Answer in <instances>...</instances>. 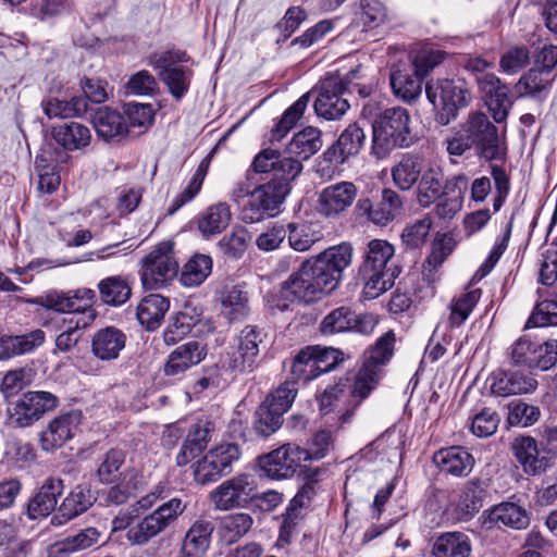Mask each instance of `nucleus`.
Segmentation results:
<instances>
[{
    "label": "nucleus",
    "mask_w": 557,
    "mask_h": 557,
    "mask_svg": "<svg viewBox=\"0 0 557 557\" xmlns=\"http://www.w3.org/2000/svg\"><path fill=\"white\" fill-rule=\"evenodd\" d=\"M290 372L295 381L304 383L319 376L313 347L308 346L297 354L292 362Z\"/></svg>",
    "instance_id": "obj_52"
},
{
    "label": "nucleus",
    "mask_w": 557,
    "mask_h": 557,
    "mask_svg": "<svg viewBox=\"0 0 557 557\" xmlns=\"http://www.w3.org/2000/svg\"><path fill=\"white\" fill-rule=\"evenodd\" d=\"M186 61L188 58L183 51H168L149 57V64L158 71L160 79L176 99H181L189 88L191 70L177 65V63Z\"/></svg>",
    "instance_id": "obj_10"
},
{
    "label": "nucleus",
    "mask_w": 557,
    "mask_h": 557,
    "mask_svg": "<svg viewBox=\"0 0 557 557\" xmlns=\"http://www.w3.org/2000/svg\"><path fill=\"white\" fill-rule=\"evenodd\" d=\"M486 495L485 483L479 479L468 481L457 503L458 519L467 521L471 519L483 506V499Z\"/></svg>",
    "instance_id": "obj_37"
},
{
    "label": "nucleus",
    "mask_w": 557,
    "mask_h": 557,
    "mask_svg": "<svg viewBox=\"0 0 557 557\" xmlns=\"http://www.w3.org/2000/svg\"><path fill=\"white\" fill-rule=\"evenodd\" d=\"M91 122L98 137L106 141L121 140L128 133L125 116L109 107L99 108L94 113Z\"/></svg>",
    "instance_id": "obj_26"
},
{
    "label": "nucleus",
    "mask_w": 557,
    "mask_h": 557,
    "mask_svg": "<svg viewBox=\"0 0 557 557\" xmlns=\"http://www.w3.org/2000/svg\"><path fill=\"white\" fill-rule=\"evenodd\" d=\"M491 392L500 397L533 393L537 381L530 373L498 370L491 376Z\"/></svg>",
    "instance_id": "obj_22"
},
{
    "label": "nucleus",
    "mask_w": 557,
    "mask_h": 557,
    "mask_svg": "<svg viewBox=\"0 0 557 557\" xmlns=\"http://www.w3.org/2000/svg\"><path fill=\"white\" fill-rule=\"evenodd\" d=\"M366 141V133L358 123L349 124L318 159L317 172L321 177H332L350 158L356 157Z\"/></svg>",
    "instance_id": "obj_5"
},
{
    "label": "nucleus",
    "mask_w": 557,
    "mask_h": 557,
    "mask_svg": "<svg viewBox=\"0 0 557 557\" xmlns=\"http://www.w3.org/2000/svg\"><path fill=\"white\" fill-rule=\"evenodd\" d=\"M213 432L214 425L207 419L194 423L176 456L177 466L183 467L200 455L207 448Z\"/></svg>",
    "instance_id": "obj_23"
},
{
    "label": "nucleus",
    "mask_w": 557,
    "mask_h": 557,
    "mask_svg": "<svg viewBox=\"0 0 557 557\" xmlns=\"http://www.w3.org/2000/svg\"><path fill=\"white\" fill-rule=\"evenodd\" d=\"M351 259L352 247L347 243L330 247L314 258L324 272L327 275H332L336 286H338L342 280L343 271L351 263Z\"/></svg>",
    "instance_id": "obj_31"
},
{
    "label": "nucleus",
    "mask_w": 557,
    "mask_h": 557,
    "mask_svg": "<svg viewBox=\"0 0 557 557\" xmlns=\"http://www.w3.org/2000/svg\"><path fill=\"white\" fill-rule=\"evenodd\" d=\"M512 451L528 474H540L549 467V458L540 454L536 441L530 436L517 437L512 443Z\"/></svg>",
    "instance_id": "obj_29"
},
{
    "label": "nucleus",
    "mask_w": 557,
    "mask_h": 557,
    "mask_svg": "<svg viewBox=\"0 0 557 557\" xmlns=\"http://www.w3.org/2000/svg\"><path fill=\"white\" fill-rule=\"evenodd\" d=\"M94 321V314L90 312L87 319L70 318L69 326L55 338V347L62 352L70 351L76 346L81 338V330L90 325Z\"/></svg>",
    "instance_id": "obj_57"
},
{
    "label": "nucleus",
    "mask_w": 557,
    "mask_h": 557,
    "mask_svg": "<svg viewBox=\"0 0 557 557\" xmlns=\"http://www.w3.org/2000/svg\"><path fill=\"white\" fill-rule=\"evenodd\" d=\"M222 313L230 320H239L248 314V292L240 285H227L220 295Z\"/></svg>",
    "instance_id": "obj_41"
},
{
    "label": "nucleus",
    "mask_w": 557,
    "mask_h": 557,
    "mask_svg": "<svg viewBox=\"0 0 557 557\" xmlns=\"http://www.w3.org/2000/svg\"><path fill=\"white\" fill-rule=\"evenodd\" d=\"M95 502L96 496L89 486L77 485L64 498L59 507V512L65 520H70L88 510Z\"/></svg>",
    "instance_id": "obj_48"
},
{
    "label": "nucleus",
    "mask_w": 557,
    "mask_h": 557,
    "mask_svg": "<svg viewBox=\"0 0 557 557\" xmlns=\"http://www.w3.org/2000/svg\"><path fill=\"white\" fill-rule=\"evenodd\" d=\"M475 83L494 121L505 122L512 104L508 87L494 73L481 74L475 78Z\"/></svg>",
    "instance_id": "obj_20"
},
{
    "label": "nucleus",
    "mask_w": 557,
    "mask_h": 557,
    "mask_svg": "<svg viewBox=\"0 0 557 557\" xmlns=\"http://www.w3.org/2000/svg\"><path fill=\"white\" fill-rule=\"evenodd\" d=\"M332 275H327L314 259L304 261L281 286V297L285 300L313 302L336 288Z\"/></svg>",
    "instance_id": "obj_4"
},
{
    "label": "nucleus",
    "mask_w": 557,
    "mask_h": 557,
    "mask_svg": "<svg viewBox=\"0 0 557 557\" xmlns=\"http://www.w3.org/2000/svg\"><path fill=\"white\" fill-rule=\"evenodd\" d=\"M472 545L469 536L462 532H446L433 541V557H470Z\"/></svg>",
    "instance_id": "obj_34"
},
{
    "label": "nucleus",
    "mask_w": 557,
    "mask_h": 557,
    "mask_svg": "<svg viewBox=\"0 0 557 557\" xmlns=\"http://www.w3.org/2000/svg\"><path fill=\"white\" fill-rule=\"evenodd\" d=\"M169 308L170 301L166 297L159 294H150L138 304L136 317L139 323L148 331H154L161 325Z\"/></svg>",
    "instance_id": "obj_33"
},
{
    "label": "nucleus",
    "mask_w": 557,
    "mask_h": 557,
    "mask_svg": "<svg viewBox=\"0 0 557 557\" xmlns=\"http://www.w3.org/2000/svg\"><path fill=\"white\" fill-rule=\"evenodd\" d=\"M239 457L236 444H222L210 449L194 468V478L197 483L206 485L218 481L231 472L233 461Z\"/></svg>",
    "instance_id": "obj_12"
},
{
    "label": "nucleus",
    "mask_w": 557,
    "mask_h": 557,
    "mask_svg": "<svg viewBox=\"0 0 557 557\" xmlns=\"http://www.w3.org/2000/svg\"><path fill=\"white\" fill-rule=\"evenodd\" d=\"M444 58L445 53L443 51L424 47L411 57L409 65L413 67L416 74L424 78L434 67L443 62Z\"/></svg>",
    "instance_id": "obj_62"
},
{
    "label": "nucleus",
    "mask_w": 557,
    "mask_h": 557,
    "mask_svg": "<svg viewBox=\"0 0 557 557\" xmlns=\"http://www.w3.org/2000/svg\"><path fill=\"white\" fill-rule=\"evenodd\" d=\"M52 137L65 150L74 151L90 144L91 133L87 126L78 122H69L54 126Z\"/></svg>",
    "instance_id": "obj_36"
},
{
    "label": "nucleus",
    "mask_w": 557,
    "mask_h": 557,
    "mask_svg": "<svg viewBox=\"0 0 557 557\" xmlns=\"http://www.w3.org/2000/svg\"><path fill=\"white\" fill-rule=\"evenodd\" d=\"M357 194L358 188L351 182L329 185L319 193L318 212L327 219L338 218L352 206Z\"/></svg>",
    "instance_id": "obj_17"
},
{
    "label": "nucleus",
    "mask_w": 557,
    "mask_h": 557,
    "mask_svg": "<svg viewBox=\"0 0 557 557\" xmlns=\"http://www.w3.org/2000/svg\"><path fill=\"white\" fill-rule=\"evenodd\" d=\"M212 265L210 256L196 253L184 264L180 282L185 287H198L211 274Z\"/></svg>",
    "instance_id": "obj_44"
},
{
    "label": "nucleus",
    "mask_w": 557,
    "mask_h": 557,
    "mask_svg": "<svg viewBox=\"0 0 557 557\" xmlns=\"http://www.w3.org/2000/svg\"><path fill=\"white\" fill-rule=\"evenodd\" d=\"M350 379L342 377L334 385L327 386L318 396L319 411L323 417L332 416V420L345 423L348 422L354 410L358 406L355 399L349 401Z\"/></svg>",
    "instance_id": "obj_15"
},
{
    "label": "nucleus",
    "mask_w": 557,
    "mask_h": 557,
    "mask_svg": "<svg viewBox=\"0 0 557 557\" xmlns=\"http://www.w3.org/2000/svg\"><path fill=\"white\" fill-rule=\"evenodd\" d=\"M357 314L349 307H339L329 312L320 323L323 335H333L352 331Z\"/></svg>",
    "instance_id": "obj_49"
},
{
    "label": "nucleus",
    "mask_w": 557,
    "mask_h": 557,
    "mask_svg": "<svg viewBox=\"0 0 557 557\" xmlns=\"http://www.w3.org/2000/svg\"><path fill=\"white\" fill-rule=\"evenodd\" d=\"M382 374L383 370H379L376 366L363 362L354 376V384L348 394L359 405L376 387Z\"/></svg>",
    "instance_id": "obj_46"
},
{
    "label": "nucleus",
    "mask_w": 557,
    "mask_h": 557,
    "mask_svg": "<svg viewBox=\"0 0 557 557\" xmlns=\"http://www.w3.org/2000/svg\"><path fill=\"white\" fill-rule=\"evenodd\" d=\"M125 334L113 326H108L97 331L92 337V354L101 360L116 359L121 350L125 347Z\"/></svg>",
    "instance_id": "obj_30"
},
{
    "label": "nucleus",
    "mask_w": 557,
    "mask_h": 557,
    "mask_svg": "<svg viewBox=\"0 0 557 557\" xmlns=\"http://www.w3.org/2000/svg\"><path fill=\"white\" fill-rule=\"evenodd\" d=\"M425 94L437 110L436 121L442 125H448L456 119L458 110L468 104L467 91L451 79L428 82Z\"/></svg>",
    "instance_id": "obj_9"
},
{
    "label": "nucleus",
    "mask_w": 557,
    "mask_h": 557,
    "mask_svg": "<svg viewBox=\"0 0 557 557\" xmlns=\"http://www.w3.org/2000/svg\"><path fill=\"white\" fill-rule=\"evenodd\" d=\"M262 343V332L256 326H246L239 333L236 346L227 354L225 364L231 370L238 372L252 369L259 355V346Z\"/></svg>",
    "instance_id": "obj_18"
},
{
    "label": "nucleus",
    "mask_w": 557,
    "mask_h": 557,
    "mask_svg": "<svg viewBox=\"0 0 557 557\" xmlns=\"http://www.w3.org/2000/svg\"><path fill=\"white\" fill-rule=\"evenodd\" d=\"M441 471L453 475H467L473 467V457L461 447L441 449L434 456Z\"/></svg>",
    "instance_id": "obj_38"
},
{
    "label": "nucleus",
    "mask_w": 557,
    "mask_h": 557,
    "mask_svg": "<svg viewBox=\"0 0 557 557\" xmlns=\"http://www.w3.org/2000/svg\"><path fill=\"white\" fill-rule=\"evenodd\" d=\"M488 520L496 523L500 522L516 530L525 529L530 523L527 510L522 506L510 502H504L494 506L488 511Z\"/></svg>",
    "instance_id": "obj_43"
},
{
    "label": "nucleus",
    "mask_w": 557,
    "mask_h": 557,
    "mask_svg": "<svg viewBox=\"0 0 557 557\" xmlns=\"http://www.w3.org/2000/svg\"><path fill=\"white\" fill-rule=\"evenodd\" d=\"M101 300L109 306H121L132 294L131 286L121 276H109L98 283Z\"/></svg>",
    "instance_id": "obj_50"
},
{
    "label": "nucleus",
    "mask_w": 557,
    "mask_h": 557,
    "mask_svg": "<svg viewBox=\"0 0 557 557\" xmlns=\"http://www.w3.org/2000/svg\"><path fill=\"white\" fill-rule=\"evenodd\" d=\"M552 82L553 78H550L549 74H546L545 71L532 69L519 79L516 88L520 95L535 96L547 90Z\"/></svg>",
    "instance_id": "obj_56"
},
{
    "label": "nucleus",
    "mask_w": 557,
    "mask_h": 557,
    "mask_svg": "<svg viewBox=\"0 0 557 557\" xmlns=\"http://www.w3.org/2000/svg\"><path fill=\"white\" fill-rule=\"evenodd\" d=\"M41 107L49 119H70L85 114L88 110V101L83 96H75L70 100L50 97L42 100Z\"/></svg>",
    "instance_id": "obj_42"
},
{
    "label": "nucleus",
    "mask_w": 557,
    "mask_h": 557,
    "mask_svg": "<svg viewBox=\"0 0 557 557\" xmlns=\"http://www.w3.org/2000/svg\"><path fill=\"white\" fill-rule=\"evenodd\" d=\"M377 104L369 101L364 104L362 114L374 116L372 123V151L376 158H385L397 147H408L412 143L410 135V116L401 107H392L376 113Z\"/></svg>",
    "instance_id": "obj_2"
},
{
    "label": "nucleus",
    "mask_w": 557,
    "mask_h": 557,
    "mask_svg": "<svg viewBox=\"0 0 557 557\" xmlns=\"http://www.w3.org/2000/svg\"><path fill=\"white\" fill-rule=\"evenodd\" d=\"M481 297V290L474 289L454 298L449 308V324L453 327L460 326L470 315Z\"/></svg>",
    "instance_id": "obj_54"
},
{
    "label": "nucleus",
    "mask_w": 557,
    "mask_h": 557,
    "mask_svg": "<svg viewBox=\"0 0 557 557\" xmlns=\"http://www.w3.org/2000/svg\"><path fill=\"white\" fill-rule=\"evenodd\" d=\"M100 537L101 533L96 528H87L63 540L60 543V550L67 554L84 550L97 545Z\"/></svg>",
    "instance_id": "obj_61"
},
{
    "label": "nucleus",
    "mask_w": 557,
    "mask_h": 557,
    "mask_svg": "<svg viewBox=\"0 0 557 557\" xmlns=\"http://www.w3.org/2000/svg\"><path fill=\"white\" fill-rule=\"evenodd\" d=\"M125 461V453L117 448L107 451L97 469V476L102 484L115 482L116 473Z\"/></svg>",
    "instance_id": "obj_58"
},
{
    "label": "nucleus",
    "mask_w": 557,
    "mask_h": 557,
    "mask_svg": "<svg viewBox=\"0 0 557 557\" xmlns=\"http://www.w3.org/2000/svg\"><path fill=\"white\" fill-rule=\"evenodd\" d=\"M422 170V159L419 156L406 153L392 166V181L399 190H410L418 183Z\"/></svg>",
    "instance_id": "obj_32"
},
{
    "label": "nucleus",
    "mask_w": 557,
    "mask_h": 557,
    "mask_svg": "<svg viewBox=\"0 0 557 557\" xmlns=\"http://www.w3.org/2000/svg\"><path fill=\"white\" fill-rule=\"evenodd\" d=\"M345 90L343 81L338 75L324 78L320 92L314 101V111L325 120H337L349 109V103L342 97Z\"/></svg>",
    "instance_id": "obj_19"
},
{
    "label": "nucleus",
    "mask_w": 557,
    "mask_h": 557,
    "mask_svg": "<svg viewBox=\"0 0 557 557\" xmlns=\"http://www.w3.org/2000/svg\"><path fill=\"white\" fill-rule=\"evenodd\" d=\"M404 201L400 195L392 188L382 190L381 200L373 203L369 198H361L356 205V213L370 222L385 226L403 210Z\"/></svg>",
    "instance_id": "obj_16"
},
{
    "label": "nucleus",
    "mask_w": 557,
    "mask_h": 557,
    "mask_svg": "<svg viewBox=\"0 0 557 557\" xmlns=\"http://www.w3.org/2000/svg\"><path fill=\"white\" fill-rule=\"evenodd\" d=\"M389 82L394 94L404 101L416 100L422 92L423 77L414 73L406 62H397L391 67Z\"/></svg>",
    "instance_id": "obj_24"
},
{
    "label": "nucleus",
    "mask_w": 557,
    "mask_h": 557,
    "mask_svg": "<svg viewBox=\"0 0 557 557\" xmlns=\"http://www.w3.org/2000/svg\"><path fill=\"white\" fill-rule=\"evenodd\" d=\"M287 232L289 246L299 252L309 250L321 238L320 233L306 223H289Z\"/></svg>",
    "instance_id": "obj_53"
},
{
    "label": "nucleus",
    "mask_w": 557,
    "mask_h": 557,
    "mask_svg": "<svg viewBox=\"0 0 557 557\" xmlns=\"http://www.w3.org/2000/svg\"><path fill=\"white\" fill-rule=\"evenodd\" d=\"M309 101L310 92H307L284 111L281 119L270 132L269 140L271 143L280 141L287 135L304 115Z\"/></svg>",
    "instance_id": "obj_47"
},
{
    "label": "nucleus",
    "mask_w": 557,
    "mask_h": 557,
    "mask_svg": "<svg viewBox=\"0 0 557 557\" xmlns=\"http://www.w3.org/2000/svg\"><path fill=\"white\" fill-rule=\"evenodd\" d=\"M64 485L62 480L48 479L29 499L27 516L29 519H39L49 516L55 508L58 497L62 495Z\"/></svg>",
    "instance_id": "obj_28"
},
{
    "label": "nucleus",
    "mask_w": 557,
    "mask_h": 557,
    "mask_svg": "<svg viewBox=\"0 0 557 557\" xmlns=\"http://www.w3.org/2000/svg\"><path fill=\"white\" fill-rule=\"evenodd\" d=\"M205 357V347L196 341L180 345L169 355L164 364V374L169 376L180 375L200 363Z\"/></svg>",
    "instance_id": "obj_27"
},
{
    "label": "nucleus",
    "mask_w": 557,
    "mask_h": 557,
    "mask_svg": "<svg viewBox=\"0 0 557 557\" xmlns=\"http://www.w3.org/2000/svg\"><path fill=\"white\" fill-rule=\"evenodd\" d=\"M290 186L284 181H270L251 191L247 205L242 211V219L246 223H256L267 216L278 213Z\"/></svg>",
    "instance_id": "obj_8"
},
{
    "label": "nucleus",
    "mask_w": 557,
    "mask_h": 557,
    "mask_svg": "<svg viewBox=\"0 0 557 557\" xmlns=\"http://www.w3.org/2000/svg\"><path fill=\"white\" fill-rule=\"evenodd\" d=\"M395 333L391 330L382 335L370 349L369 356L366 358V363H372L376 366L379 370H383V367L391 360L394 354Z\"/></svg>",
    "instance_id": "obj_59"
},
{
    "label": "nucleus",
    "mask_w": 557,
    "mask_h": 557,
    "mask_svg": "<svg viewBox=\"0 0 557 557\" xmlns=\"http://www.w3.org/2000/svg\"><path fill=\"white\" fill-rule=\"evenodd\" d=\"M58 404V397L50 392H27L9 408L8 424L16 429L30 426Z\"/></svg>",
    "instance_id": "obj_11"
},
{
    "label": "nucleus",
    "mask_w": 557,
    "mask_h": 557,
    "mask_svg": "<svg viewBox=\"0 0 557 557\" xmlns=\"http://www.w3.org/2000/svg\"><path fill=\"white\" fill-rule=\"evenodd\" d=\"M231 210L225 202L210 206L198 220V230L205 236L221 233L231 222Z\"/></svg>",
    "instance_id": "obj_45"
},
{
    "label": "nucleus",
    "mask_w": 557,
    "mask_h": 557,
    "mask_svg": "<svg viewBox=\"0 0 557 557\" xmlns=\"http://www.w3.org/2000/svg\"><path fill=\"white\" fill-rule=\"evenodd\" d=\"M386 17V10L377 0H361L360 10L356 13L355 25L362 26V30L380 26Z\"/></svg>",
    "instance_id": "obj_51"
},
{
    "label": "nucleus",
    "mask_w": 557,
    "mask_h": 557,
    "mask_svg": "<svg viewBox=\"0 0 557 557\" xmlns=\"http://www.w3.org/2000/svg\"><path fill=\"white\" fill-rule=\"evenodd\" d=\"M310 460L307 449L295 444H285L260 459V466L271 479L292 478L301 462Z\"/></svg>",
    "instance_id": "obj_14"
},
{
    "label": "nucleus",
    "mask_w": 557,
    "mask_h": 557,
    "mask_svg": "<svg viewBox=\"0 0 557 557\" xmlns=\"http://www.w3.org/2000/svg\"><path fill=\"white\" fill-rule=\"evenodd\" d=\"M394 247L382 239H373L368 244L366 259L360 268V275L364 282L363 296L374 299L392 288L400 270L391 264Z\"/></svg>",
    "instance_id": "obj_3"
},
{
    "label": "nucleus",
    "mask_w": 557,
    "mask_h": 557,
    "mask_svg": "<svg viewBox=\"0 0 557 557\" xmlns=\"http://www.w3.org/2000/svg\"><path fill=\"white\" fill-rule=\"evenodd\" d=\"M297 394L295 382H285L263 401L272 410L283 416L292 406Z\"/></svg>",
    "instance_id": "obj_64"
},
{
    "label": "nucleus",
    "mask_w": 557,
    "mask_h": 557,
    "mask_svg": "<svg viewBox=\"0 0 557 557\" xmlns=\"http://www.w3.org/2000/svg\"><path fill=\"white\" fill-rule=\"evenodd\" d=\"M283 416L277 413L262 403L256 411L255 430L262 436L268 437L278 430L283 423Z\"/></svg>",
    "instance_id": "obj_63"
},
{
    "label": "nucleus",
    "mask_w": 557,
    "mask_h": 557,
    "mask_svg": "<svg viewBox=\"0 0 557 557\" xmlns=\"http://www.w3.org/2000/svg\"><path fill=\"white\" fill-rule=\"evenodd\" d=\"M253 519L249 513L237 512L223 518L221 529L230 542H235L251 529Z\"/></svg>",
    "instance_id": "obj_60"
},
{
    "label": "nucleus",
    "mask_w": 557,
    "mask_h": 557,
    "mask_svg": "<svg viewBox=\"0 0 557 557\" xmlns=\"http://www.w3.org/2000/svg\"><path fill=\"white\" fill-rule=\"evenodd\" d=\"M215 527L211 520L199 518L186 532L178 557H205Z\"/></svg>",
    "instance_id": "obj_25"
},
{
    "label": "nucleus",
    "mask_w": 557,
    "mask_h": 557,
    "mask_svg": "<svg viewBox=\"0 0 557 557\" xmlns=\"http://www.w3.org/2000/svg\"><path fill=\"white\" fill-rule=\"evenodd\" d=\"M82 422V413L71 410L51 420L41 433V446L47 451H53L70 441Z\"/></svg>",
    "instance_id": "obj_21"
},
{
    "label": "nucleus",
    "mask_w": 557,
    "mask_h": 557,
    "mask_svg": "<svg viewBox=\"0 0 557 557\" xmlns=\"http://www.w3.org/2000/svg\"><path fill=\"white\" fill-rule=\"evenodd\" d=\"M321 131L308 126L294 135L286 147L285 152L302 160H308L322 147Z\"/></svg>",
    "instance_id": "obj_40"
},
{
    "label": "nucleus",
    "mask_w": 557,
    "mask_h": 557,
    "mask_svg": "<svg viewBox=\"0 0 557 557\" xmlns=\"http://www.w3.org/2000/svg\"><path fill=\"white\" fill-rule=\"evenodd\" d=\"M462 131L467 134L476 153L488 160H500L506 154V149L500 140L497 127L483 112H471L462 124Z\"/></svg>",
    "instance_id": "obj_7"
},
{
    "label": "nucleus",
    "mask_w": 557,
    "mask_h": 557,
    "mask_svg": "<svg viewBox=\"0 0 557 557\" xmlns=\"http://www.w3.org/2000/svg\"><path fill=\"white\" fill-rule=\"evenodd\" d=\"M443 196V171L440 166H429L422 172L417 186V201L428 208Z\"/></svg>",
    "instance_id": "obj_39"
},
{
    "label": "nucleus",
    "mask_w": 557,
    "mask_h": 557,
    "mask_svg": "<svg viewBox=\"0 0 557 557\" xmlns=\"http://www.w3.org/2000/svg\"><path fill=\"white\" fill-rule=\"evenodd\" d=\"M45 342V332L34 330L27 334L4 336L0 338V359H9L15 356L33 352Z\"/></svg>",
    "instance_id": "obj_35"
},
{
    "label": "nucleus",
    "mask_w": 557,
    "mask_h": 557,
    "mask_svg": "<svg viewBox=\"0 0 557 557\" xmlns=\"http://www.w3.org/2000/svg\"><path fill=\"white\" fill-rule=\"evenodd\" d=\"M178 262L174 257V243L165 240L141 260L140 278L146 289H158L175 277Z\"/></svg>",
    "instance_id": "obj_6"
},
{
    "label": "nucleus",
    "mask_w": 557,
    "mask_h": 557,
    "mask_svg": "<svg viewBox=\"0 0 557 557\" xmlns=\"http://www.w3.org/2000/svg\"><path fill=\"white\" fill-rule=\"evenodd\" d=\"M256 496L253 479L239 474L228 479L214 488L209 498L218 510H231L247 506Z\"/></svg>",
    "instance_id": "obj_13"
},
{
    "label": "nucleus",
    "mask_w": 557,
    "mask_h": 557,
    "mask_svg": "<svg viewBox=\"0 0 557 557\" xmlns=\"http://www.w3.org/2000/svg\"><path fill=\"white\" fill-rule=\"evenodd\" d=\"M186 505L180 498H171L152 512L138 518V512H120L112 520V530H126L125 537L131 545L143 546L165 531L184 512Z\"/></svg>",
    "instance_id": "obj_1"
},
{
    "label": "nucleus",
    "mask_w": 557,
    "mask_h": 557,
    "mask_svg": "<svg viewBox=\"0 0 557 557\" xmlns=\"http://www.w3.org/2000/svg\"><path fill=\"white\" fill-rule=\"evenodd\" d=\"M249 242L248 231L244 227H236L219 240L218 247L227 258L238 259L247 250Z\"/></svg>",
    "instance_id": "obj_55"
}]
</instances>
